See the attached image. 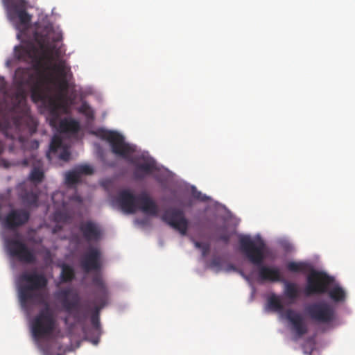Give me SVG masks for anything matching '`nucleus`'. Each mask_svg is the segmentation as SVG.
<instances>
[{
  "instance_id": "f257e3e1",
  "label": "nucleus",
  "mask_w": 355,
  "mask_h": 355,
  "mask_svg": "<svg viewBox=\"0 0 355 355\" xmlns=\"http://www.w3.org/2000/svg\"><path fill=\"white\" fill-rule=\"evenodd\" d=\"M61 33L51 24L40 26L33 33V42L15 47V57L21 61L31 62L34 72L28 73L24 82L31 88V99L34 103L46 104L49 109V124L62 133L76 134L80 130L79 122L72 119L60 120V110L71 103L68 96L69 80L72 78L71 68L63 60L55 63L51 69L55 75L48 73L49 67L46 60H52L56 49L55 43L62 40Z\"/></svg>"
},
{
  "instance_id": "f03ea898",
  "label": "nucleus",
  "mask_w": 355,
  "mask_h": 355,
  "mask_svg": "<svg viewBox=\"0 0 355 355\" xmlns=\"http://www.w3.org/2000/svg\"><path fill=\"white\" fill-rule=\"evenodd\" d=\"M21 305L26 311L34 306H42L31 321V331L37 339L49 337L57 327L56 316L50 305L48 290H19Z\"/></svg>"
},
{
  "instance_id": "7ed1b4c3",
  "label": "nucleus",
  "mask_w": 355,
  "mask_h": 355,
  "mask_svg": "<svg viewBox=\"0 0 355 355\" xmlns=\"http://www.w3.org/2000/svg\"><path fill=\"white\" fill-rule=\"evenodd\" d=\"M64 297L62 300L64 310L78 322L87 319L91 313L90 320L94 329L99 331L100 311L108 304V295L105 290H98L92 297L81 300L75 290H62Z\"/></svg>"
},
{
  "instance_id": "20e7f679",
  "label": "nucleus",
  "mask_w": 355,
  "mask_h": 355,
  "mask_svg": "<svg viewBox=\"0 0 355 355\" xmlns=\"http://www.w3.org/2000/svg\"><path fill=\"white\" fill-rule=\"evenodd\" d=\"M19 131H27L30 135L37 131V122L31 114L27 104L26 94L22 89L16 92L12 98V107L8 116H3L0 110V131L9 137L8 130L12 127ZM4 145L0 141V155L3 151Z\"/></svg>"
},
{
  "instance_id": "39448f33",
  "label": "nucleus",
  "mask_w": 355,
  "mask_h": 355,
  "mask_svg": "<svg viewBox=\"0 0 355 355\" xmlns=\"http://www.w3.org/2000/svg\"><path fill=\"white\" fill-rule=\"evenodd\" d=\"M116 202L125 214H133L140 210L146 215L157 216L159 213L157 203L145 191L137 196L130 189H122L117 194Z\"/></svg>"
},
{
  "instance_id": "423d86ee",
  "label": "nucleus",
  "mask_w": 355,
  "mask_h": 355,
  "mask_svg": "<svg viewBox=\"0 0 355 355\" xmlns=\"http://www.w3.org/2000/svg\"><path fill=\"white\" fill-rule=\"evenodd\" d=\"M287 268L291 272H308L305 288H342L334 276L305 263L291 261L287 264Z\"/></svg>"
},
{
  "instance_id": "0eeeda50",
  "label": "nucleus",
  "mask_w": 355,
  "mask_h": 355,
  "mask_svg": "<svg viewBox=\"0 0 355 355\" xmlns=\"http://www.w3.org/2000/svg\"><path fill=\"white\" fill-rule=\"evenodd\" d=\"M5 7L7 15L11 21L16 19L18 21L15 28L19 31L17 37L21 35H26V31L29 28L32 16L26 11L27 2L26 0H1Z\"/></svg>"
},
{
  "instance_id": "6e6552de",
  "label": "nucleus",
  "mask_w": 355,
  "mask_h": 355,
  "mask_svg": "<svg viewBox=\"0 0 355 355\" xmlns=\"http://www.w3.org/2000/svg\"><path fill=\"white\" fill-rule=\"evenodd\" d=\"M240 250L250 262L255 266H261L265 259L266 245L265 242L259 239L252 240L248 236H243L239 239Z\"/></svg>"
},
{
  "instance_id": "1a4fd4ad",
  "label": "nucleus",
  "mask_w": 355,
  "mask_h": 355,
  "mask_svg": "<svg viewBox=\"0 0 355 355\" xmlns=\"http://www.w3.org/2000/svg\"><path fill=\"white\" fill-rule=\"evenodd\" d=\"M6 248L10 257L18 261L27 263H33L36 261L33 250L17 236L7 239L5 241Z\"/></svg>"
},
{
  "instance_id": "9d476101",
  "label": "nucleus",
  "mask_w": 355,
  "mask_h": 355,
  "mask_svg": "<svg viewBox=\"0 0 355 355\" xmlns=\"http://www.w3.org/2000/svg\"><path fill=\"white\" fill-rule=\"evenodd\" d=\"M304 310L312 320L319 323H329L335 319L334 308L324 301L307 304Z\"/></svg>"
},
{
  "instance_id": "9b49d317",
  "label": "nucleus",
  "mask_w": 355,
  "mask_h": 355,
  "mask_svg": "<svg viewBox=\"0 0 355 355\" xmlns=\"http://www.w3.org/2000/svg\"><path fill=\"white\" fill-rule=\"evenodd\" d=\"M101 137L107 141L112 151L117 156L128 159L135 152V148L125 141L124 137L114 131H103Z\"/></svg>"
},
{
  "instance_id": "f8f14e48",
  "label": "nucleus",
  "mask_w": 355,
  "mask_h": 355,
  "mask_svg": "<svg viewBox=\"0 0 355 355\" xmlns=\"http://www.w3.org/2000/svg\"><path fill=\"white\" fill-rule=\"evenodd\" d=\"M161 218L169 226L178 230L182 235L187 234L189 221L182 209L170 207L164 211Z\"/></svg>"
},
{
  "instance_id": "ddd939ff",
  "label": "nucleus",
  "mask_w": 355,
  "mask_h": 355,
  "mask_svg": "<svg viewBox=\"0 0 355 355\" xmlns=\"http://www.w3.org/2000/svg\"><path fill=\"white\" fill-rule=\"evenodd\" d=\"M128 160L135 166L133 175L137 180L144 179L157 168L155 160L143 155L130 157Z\"/></svg>"
},
{
  "instance_id": "4468645a",
  "label": "nucleus",
  "mask_w": 355,
  "mask_h": 355,
  "mask_svg": "<svg viewBox=\"0 0 355 355\" xmlns=\"http://www.w3.org/2000/svg\"><path fill=\"white\" fill-rule=\"evenodd\" d=\"M19 288H45L47 279L42 272L36 270L24 271L17 277Z\"/></svg>"
},
{
  "instance_id": "2eb2a0df",
  "label": "nucleus",
  "mask_w": 355,
  "mask_h": 355,
  "mask_svg": "<svg viewBox=\"0 0 355 355\" xmlns=\"http://www.w3.org/2000/svg\"><path fill=\"white\" fill-rule=\"evenodd\" d=\"M78 228L82 239L88 243H97L103 237L102 227L93 220L81 221L79 223Z\"/></svg>"
},
{
  "instance_id": "dca6fc26",
  "label": "nucleus",
  "mask_w": 355,
  "mask_h": 355,
  "mask_svg": "<svg viewBox=\"0 0 355 355\" xmlns=\"http://www.w3.org/2000/svg\"><path fill=\"white\" fill-rule=\"evenodd\" d=\"M30 218V213L24 209H14L9 211L3 220L4 226L14 230L26 224Z\"/></svg>"
},
{
  "instance_id": "f3484780",
  "label": "nucleus",
  "mask_w": 355,
  "mask_h": 355,
  "mask_svg": "<svg viewBox=\"0 0 355 355\" xmlns=\"http://www.w3.org/2000/svg\"><path fill=\"white\" fill-rule=\"evenodd\" d=\"M101 253L97 248L89 247L80 259V266L85 272L98 270L101 268Z\"/></svg>"
},
{
  "instance_id": "a211bd4d",
  "label": "nucleus",
  "mask_w": 355,
  "mask_h": 355,
  "mask_svg": "<svg viewBox=\"0 0 355 355\" xmlns=\"http://www.w3.org/2000/svg\"><path fill=\"white\" fill-rule=\"evenodd\" d=\"M284 317L292 325V329L297 337L300 338L308 332V327L302 315L288 309L284 312Z\"/></svg>"
},
{
  "instance_id": "6ab92c4d",
  "label": "nucleus",
  "mask_w": 355,
  "mask_h": 355,
  "mask_svg": "<svg viewBox=\"0 0 355 355\" xmlns=\"http://www.w3.org/2000/svg\"><path fill=\"white\" fill-rule=\"evenodd\" d=\"M59 150H62L60 153L58 154V157L63 161H68L70 158L71 154L67 148L62 146V139L58 135H54L51 139L49 151L46 154V157L49 160L51 159L52 155H56Z\"/></svg>"
},
{
  "instance_id": "aec40b11",
  "label": "nucleus",
  "mask_w": 355,
  "mask_h": 355,
  "mask_svg": "<svg viewBox=\"0 0 355 355\" xmlns=\"http://www.w3.org/2000/svg\"><path fill=\"white\" fill-rule=\"evenodd\" d=\"M19 198L27 207L36 208L39 206V192L36 190H23L19 194Z\"/></svg>"
},
{
  "instance_id": "412c9836",
  "label": "nucleus",
  "mask_w": 355,
  "mask_h": 355,
  "mask_svg": "<svg viewBox=\"0 0 355 355\" xmlns=\"http://www.w3.org/2000/svg\"><path fill=\"white\" fill-rule=\"evenodd\" d=\"M259 277L263 281L277 282L281 279V273L277 268L261 266L259 269Z\"/></svg>"
},
{
  "instance_id": "4be33fe9",
  "label": "nucleus",
  "mask_w": 355,
  "mask_h": 355,
  "mask_svg": "<svg viewBox=\"0 0 355 355\" xmlns=\"http://www.w3.org/2000/svg\"><path fill=\"white\" fill-rule=\"evenodd\" d=\"M306 296L309 297L315 294H320L329 292V297L336 302H340L345 298V290H305Z\"/></svg>"
},
{
  "instance_id": "5701e85b",
  "label": "nucleus",
  "mask_w": 355,
  "mask_h": 355,
  "mask_svg": "<svg viewBox=\"0 0 355 355\" xmlns=\"http://www.w3.org/2000/svg\"><path fill=\"white\" fill-rule=\"evenodd\" d=\"M266 309L272 312L282 313L284 311V305L281 297L272 293L267 299Z\"/></svg>"
},
{
  "instance_id": "b1692460",
  "label": "nucleus",
  "mask_w": 355,
  "mask_h": 355,
  "mask_svg": "<svg viewBox=\"0 0 355 355\" xmlns=\"http://www.w3.org/2000/svg\"><path fill=\"white\" fill-rule=\"evenodd\" d=\"M75 277L73 268L67 264H64L62 267L60 273V279L62 282H71Z\"/></svg>"
},
{
  "instance_id": "393cba45",
  "label": "nucleus",
  "mask_w": 355,
  "mask_h": 355,
  "mask_svg": "<svg viewBox=\"0 0 355 355\" xmlns=\"http://www.w3.org/2000/svg\"><path fill=\"white\" fill-rule=\"evenodd\" d=\"M302 291H304V293H306L305 290H285L284 295L290 300L289 304H292L295 302ZM304 295H306V294Z\"/></svg>"
},
{
  "instance_id": "a878e982",
  "label": "nucleus",
  "mask_w": 355,
  "mask_h": 355,
  "mask_svg": "<svg viewBox=\"0 0 355 355\" xmlns=\"http://www.w3.org/2000/svg\"><path fill=\"white\" fill-rule=\"evenodd\" d=\"M80 176L76 169L69 171L66 174V182L68 184L73 185L80 181Z\"/></svg>"
},
{
  "instance_id": "bb28decb",
  "label": "nucleus",
  "mask_w": 355,
  "mask_h": 355,
  "mask_svg": "<svg viewBox=\"0 0 355 355\" xmlns=\"http://www.w3.org/2000/svg\"><path fill=\"white\" fill-rule=\"evenodd\" d=\"M43 178L44 173L40 168L35 167L30 174V179L33 182H40L42 181Z\"/></svg>"
},
{
  "instance_id": "cd10ccee",
  "label": "nucleus",
  "mask_w": 355,
  "mask_h": 355,
  "mask_svg": "<svg viewBox=\"0 0 355 355\" xmlns=\"http://www.w3.org/2000/svg\"><path fill=\"white\" fill-rule=\"evenodd\" d=\"M76 169L79 173L80 176L81 175H91L94 173L93 168L87 164L78 166Z\"/></svg>"
},
{
  "instance_id": "c85d7f7f",
  "label": "nucleus",
  "mask_w": 355,
  "mask_h": 355,
  "mask_svg": "<svg viewBox=\"0 0 355 355\" xmlns=\"http://www.w3.org/2000/svg\"><path fill=\"white\" fill-rule=\"evenodd\" d=\"M194 245L196 248L200 249L203 257L207 255L209 252L210 246L208 243H205L199 241H195Z\"/></svg>"
},
{
  "instance_id": "c756f323",
  "label": "nucleus",
  "mask_w": 355,
  "mask_h": 355,
  "mask_svg": "<svg viewBox=\"0 0 355 355\" xmlns=\"http://www.w3.org/2000/svg\"><path fill=\"white\" fill-rule=\"evenodd\" d=\"M223 265V260L220 257H214L210 262V267L220 269Z\"/></svg>"
},
{
  "instance_id": "7c9ffc66",
  "label": "nucleus",
  "mask_w": 355,
  "mask_h": 355,
  "mask_svg": "<svg viewBox=\"0 0 355 355\" xmlns=\"http://www.w3.org/2000/svg\"><path fill=\"white\" fill-rule=\"evenodd\" d=\"M230 239V235L227 232H225L218 236V240L224 242L225 244H227L229 243Z\"/></svg>"
},
{
  "instance_id": "2f4dec72",
  "label": "nucleus",
  "mask_w": 355,
  "mask_h": 355,
  "mask_svg": "<svg viewBox=\"0 0 355 355\" xmlns=\"http://www.w3.org/2000/svg\"><path fill=\"white\" fill-rule=\"evenodd\" d=\"M70 200H72V201L77 202L78 203H81L83 202L82 198L80 196L77 195V194H75V195L72 196L70 198Z\"/></svg>"
},
{
  "instance_id": "473e14b6",
  "label": "nucleus",
  "mask_w": 355,
  "mask_h": 355,
  "mask_svg": "<svg viewBox=\"0 0 355 355\" xmlns=\"http://www.w3.org/2000/svg\"><path fill=\"white\" fill-rule=\"evenodd\" d=\"M62 196V194L60 193V192H56V193H54L52 196V200H54V198L57 196Z\"/></svg>"
},
{
  "instance_id": "72a5a7b5",
  "label": "nucleus",
  "mask_w": 355,
  "mask_h": 355,
  "mask_svg": "<svg viewBox=\"0 0 355 355\" xmlns=\"http://www.w3.org/2000/svg\"><path fill=\"white\" fill-rule=\"evenodd\" d=\"M285 288H288V289H290V288H295L293 285L292 284H287L285 287Z\"/></svg>"
}]
</instances>
